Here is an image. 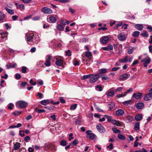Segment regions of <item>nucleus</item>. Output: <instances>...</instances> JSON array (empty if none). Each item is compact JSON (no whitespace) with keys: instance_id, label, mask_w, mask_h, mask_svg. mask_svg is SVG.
<instances>
[{"instance_id":"obj_1","label":"nucleus","mask_w":152,"mask_h":152,"mask_svg":"<svg viewBox=\"0 0 152 152\" xmlns=\"http://www.w3.org/2000/svg\"><path fill=\"white\" fill-rule=\"evenodd\" d=\"M16 105L17 107L23 108L27 107L28 105V103L24 101L20 100L16 102Z\"/></svg>"},{"instance_id":"obj_2","label":"nucleus","mask_w":152,"mask_h":152,"mask_svg":"<svg viewBox=\"0 0 152 152\" xmlns=\"http://www.w3.org/2000/svg\"><path fill=\"white\" fill-rule=\"evenodd\" d=\"M99 77V74H91L89 79V82L91 83H95L98 80Z\"/></svg>"},{"instance_id":"obj_3","label":"nucleus","mask_w":152,"mask_h":152,"mask_svg":"<svg viewBox=\"0 0 152 152\" xmlns=\"http://www.w3.org/2000/svg\"><path fill=\"white\" fill-rule=\"evenodd\" d=\"M41 11L45 14H50L52 13V11L50 9L47 7H43L41 10Z\"/></svg>"},{"instance_id":"obj_4","label":"nucleus","mask_w":152,"mask_h":152,"mask_svg":"<svg viewBox=\"0 0 152 152\" xmlns=\"http://www.w3.org/2000/svg\"><path fill=\"white\" fill-rule=\"evenodd\" d=\"M91 130H88L86 132V133L87 134L88 137L91 140L93 139L95 137V135L91 133Z\"/></svg>"},{"instance_id":"obj_5","label":"nucleus","mask_w":152,"mask_h":152,"mask_svg":"<svg viewBox=\"0 0 152 152\" xmlns=\"http://www.w3.org/2000/svg\"><path fill=\"white\" fill-rule=\"evenodd\" d=\"M109 40V37L107 36L103 37L100 38V41L103 44H106Z\"/></svg>"},{"instance_id":"obj_6","label":"nucleus","mask_w":152,"mask_h":152,"mask_svg":"<svg viewBox=\"0 0 152 152\" xmlns=\"http://www.w3.org/2000/svg\"><path fill=\"white\" fill-rule=\"evenodd\" d=\"M130 75L129 73H125L120 76L119 77V79L120 80H126Z\"/></svg>"},{"instance_id":"obj_7","label":"nucleus","mask_w":152,"mask_h":152,"mask_svg":"<svg viewBox=\"0 0 152 152\" xmlns=\"http://www.w3.org/2000/svg\"><path fill=\"white\" fill-rule=\"evenodd\" d=\"M96 128L100 133H103L105 132L104 127L101 124H99L96 126Z\"/></svg>"},{"instance_id":"obj_8","label":"nucleus","mask_w":152,"mask_h":152,"mask_svg":"<svg viewBox=\"0 0 152 152\" xmlns=\"http://www.w3.org/2000/svg\"><path fill=\"white\" fill-rule=\"evenodd\" d=\"M118 39L121 41H123L126 39V36L124 33H121L118 35Z\"/></svg>"},{"instance_id":"obj_9","label":"nucleus","mask_w":152,"mask_h":152,"mask_svg":"<svg viewBox=\"0 0 152 152\" xmlns=\"http://www.w3.org/2000/svg\"><path fill=\"white\" fill-rule=\"evenodd\" d=\"M142 93L140 92L134 93L132 95V97H134L136 99H139L142 96Z\"/></svg>"},{"instance_id":"obj_10","label":"nucleus","mask_w":152,"mask_h":152,"mask_svg":"<svg viewBox=\"0 0 152 152\" xmlns=\"http://www.w3.org/2000/svg\"><path fill=\"white\" fill-rule=\"evenodd\" d=\"M47 20L48 22L52 23H54L56 22L57 19L56 17L53 16H50L47 18Z\"/></svg>"},{"instance_id":"obj_11","label":"nucleus","mask_w":152,"mask_h":152,"mask_svg":"<svg viewBox=\"0 0 152 152\" xmlns=\"http://www.w3.org/2000/svg\"><path fill=\"white\" fill-rule=\"evenodd\" d=\"M152 98V95L149 93L145 95L144 99L146 101H148L151 99Z\"/></svg>"},{"instance_id":"obj_12","label":"nucleus","mask_w":152,"mask_h":152,"mask_svg":"<svg viewBox=\"0 0 152 152\" xmlns=\"http://www.w3.org/2000/svg\"><path fill=\"white\" fill-rule=\"evenodd\" d=\"M5 15L2 12H0V23H3L5 21Z\"/></svg>"},{"instance_id":"obj_13","label":"nucleus","mask_w":152,"mask_h":152,"mask_svg":"<svg viewBox=\"0 0 152 152\" xmlns=\"http://www.w3.org/2000/svg\"><path fill=\"white\" fill-rule=\"evenodd\" d=\"M124 113V110L122 109H120L115 111V114L117 116H121L123 115Z\"/></svg>"},{"instance_id":"obj_14","label":"nucleus","mask_w":152,"mask_h":152,"mask_svg":"<svg viewBox=\"0 0 152 152\" xmlns=\"http://www.w3.org/2000/svg\"><path fill=\"white\" fill-rule=\"evenodd\" d=\"M37 67L39 69L41 68L44 67V63L42 61H40L38 62L37 63Z\"/></svg>"},{"instance_id":"obj_15","label":"nucleus","mask_w":152,"mask_h":152,"mask_svg":"<svg viewBox=\"0 0 152 152\" xmlns=\"http://www.w3.org/2000/svg\"><path fill=\"white\" fill-rule=\"evenodd\" d=\"M57 61L56 62V64L58 66H61L63 64V61L60 59H58L57 58H56Z\"/></svg>"},{"instance_id":"obj_16","label":"nucleus","mask_w":152,"mask_h":152,"mask_svg":"<svg viewBox=\"0 0 152 152\" xmlns=\"http://www.w3.org/2000/svg\"><path fill=\"white\" fill-rule=\"evenodd\" d=\"M144 106V104L142 102L138 103L136 104V107L138 109L142 108Z\"/></svg>"},{"instance_id":"obj_17","label":"nucleus","mask_w":152,"mask_h":152,"mask_svg":"<svg viewBox=\"0 0 152 152\" xmlns=\"http://www.w3.org/2000/svg\"><path fill=\"white\" fill-rule=\"evenodd\" d=\"M20 143L18 142H17L14 145V149L15 150H17L19 149L20 147Z\"/></svg>"},{"instance_id":"obj_18","label":"nucleus","mask_w":152,"mask_h":152,"mask_svg":"<svg viewBox=\"0 0 152 152\" xmlns=\"http://www.w3.org/2000/svg\"><path fill=\"white\" fill-rule=\"evenodd\" d=\"M40 102L42 104L46 105L49 104L50 102V101L49 99H46L42 100Z\"/></svg>"},{"instance_id":"obj_19","label":"nucleus","mask_w":152,"mask_h":152,"mask_svg":"<svg viewBox=\"0 0 152 152\" xmlns=\"http://www.w3.org/2000/svg\"><path fill=\"white\" fill-rule=\"evenodd\" d=\"M111 122L113 124L117 126H120L121 125L120 121L115 119L112 120Z\"/></svg>"},{"instance_id":"obj_20","label":"nucleus","mask_w":152,"mask_h":152,"mask_svg":"<svg viewBox=\"0 0 152 152\" xmlns=\"http://www.w3.org/2000/svg\"><path fill=\"white\" fill-rule=\"evenodd\" d=\"M142 119V115L141 114L136 115L135 117V119L137 121H141Z\"/></svg>"},{"instance_id":"obj_21","label":"nucleus","mask_w":152,"mask_h":152,"mask_svg":"<svg viewBox=\"0 0 152 152\" xmlns=\"http://www.w3.org/2000/svg\"><path fill=\"white\" fill-rule=\"evenodd\" d=\"M5 9L9 14L10 15H13L14 14V10L10 9L7 7H5Z\"/></svg>"},{"instance_id":"obj_22","label":"nucleus","mask_w":152,"mask_h":152,"mask_svg":"<svg viewBox=\"0 0 152 152\" xmlns=\"http://www.w3.org/2000/svg\"><path fill=\"white\" fill-rule=\"evenodd\" d=\"M128 56H125L123 58L119 59V61L121 63H124L128 61Z\"/></svg>"},{"instance_id":"obj_23","label":"nucleus","mask_w":152,"mask_h":152,"mask_svg":"<svg viewBox=\"0 0 152 152\" xmlns=\"http://www.w3.org/2000/svg\"><path fill=\"white\" fill-rule=\"evenodd\" d=\"M115 93L113 91L108 90L106 93V94L108 96H112L114 95Z\"/></svg>"},{"instance_id":"obj_24","label":"nucleus","mask_w":152,"mask_h":152,"mask_svg":"<svg viewBox=\"0 0 152 152\" xmlns=\"http://www.w3.org/2000/svg\"><path fill=\"white\" fill-rule=\"evenodd\" d=\"M32 38H33L32 42L34 43L36 42V41H38L39 39V37L36 35H34V34H32Z\"/></svg>"},{"instance_id":"obj_25","label":"nucleus","mask_w":152,"mask_h":152,"mask_svg":"<svg viewBox=\"0 0 152 152\" xmlns=\"http://www.w3.org/2000/svg\"><path fill=\"white\" fill-rule=\"evenodd\" d=\"M136 28H137L139 31H141L143 28V26L141 24H137L135 26Z\"/></svg>"},{"instance_id":"obj_26","label":"nucleus","mask_w":152,"mask_h":152,"mask_svg":"<svg viewBox=\"0 0 152 152\" xmlns=\"http://www.w3.org/2000/svg\"><path fill=\"white\" fill-rule=\"evenodd\" d=\"M63 25L62 24H58L57 26V28L58 29L59 31H63L64 27L63 26Z\"/></svg>"},{"instance_id":"obj_27","label":"nucleus","mask_w":152,"mask_h":152,"mask_svg":"<svg viewBox=\"0 0 152 152\" xmlns=\"http://www.w3.org/2000/svg\"><path fill=\"white\" fill-rule=\"evenodd\" d=\"M32 38V34H30L29 35H27V41L29 42H32L33 40Z\"/></svg>"},{"instance_id":"obj_28","label":"nucleus","mask_w":152,"mask_h":152,"mask_svg":"<svg viewBox=\"0 0 152 152\" xmlns=\"http://www.w3.org/2000/svg\"><path fill=\"white\" fill-rule=\"evenodd\" d=\"M107 69L105 68H102L99 70V73L101 74L106 73L107 72Z\"/></svg>"},{"instance_id":"obj_29","label":"nucleus","mask_w":152,"mask_h":152,"mask_svg":"<svg viewBox=\"0 0 152 152\" xmlns=\"http://www.w3.org/2000/svg\"><path fill=\"white\" fill-rule=\"evenodd\" d=\"M140 34V32L139 31H134L133 33L132 36L134 37H137Z\"/></svg>"},{"instance_id":"obj_30","label":"nucleus","mask_w":152,"mask_h":152,"mask_svg":"<svg viewBox=\"0 0 152 152\" xmlns=\"http://www.w3.org/2000/svg\"><path fill=\"white\" fill-rule=\"evenodd\" d=\"M151 59L150 58H146L145 59L142 60L141 61V62H143L145 61V63H146L147 64H148L150 63V62L151 61Z\"/></svg>"},{"instance_id":"obj_31","label":"nucleus","mask_w":152,"mask_h":152,"mask_svg":"<svg viewBox=\"0 0 152 152\" xmlns=\"http://www.w3.org/2000/svg\"><path fill=\"white\" fill-rule=\"evenodd\" d=\"M91 74H89L87 75H84L81 77V79L84 80L86 79L90 78Z\"/></svg>"},{"instance_id":"obj_32","label":"nucleus","mask_w":152,"mask_h":152,"mask_svg":"<svg viewBox=\"0 0 152 152\" xmlns=\"http://www.w3.org/2000/svg\"><path fill=\"white\" fill-rule=\"evenodd\" d=\"M95 89L97 91H102V87L100 85H98L95 86Z\"/></svg>"},{"instance_id":"obj_33","label":"nucleus","mask_w":152,"mask_h":152,"mask_svg":"<svg viewBox=\"0 0 152 152\" xmlns=\"http://www.w3.org/2000/svg\"><path fill=\"white\" fill-rule=\"evenodd\" d=\"M140 129V123L139 122L136 123L134 127V129L136 130H138Z\"/></svg>"},{"instance_id":"obj_34","label":"nucleus","mask_w":152,"mask_h":152,"mask_svg":"<svg viewBox=\"0 0 152 152\" xmlns=\"http://www.w3.org/2000/svg\"><path fill=\"white\" fill-rule=\"evenodd\" d=\"M123 23L122 22L120 21L118 22V23H117L114 27V28L115 29L121 26V25H123Z\"/></svg>"},{"instance_id":"obj_35","label":"nucleus","mask_w":152,"mask_h":152,"mask_svg":"<svg viewBox=\"0 0 152 152\" xmlns=\"http://www.w3.org/2000/svg\"><path fill=\"white\" fill-rule=\"evenodd\" d=\"M142 36L144 37H147L148 36V34L146 31H143L142 33L141 34Z\"/></svg>"},{"instance_id":"obj_36","label":"nucleus","mask_w":152,"mask_h":152,"mask_svg":"<svg viewBox=\"0 0 152 152\" xmlns=\"http://www.w3.org/2000/svg\"><path fill=\"white\" fill-rule=\"evenodd\" d=\"M17 8L18 9H19L20 10H22L24 9V6L23 4H20L17 7Z\"/></svg>"},{"instance_id":"obj_37","label":"nucleus","mask_w":152,"mask_h":152,"mask_svg":"<svg viewBox=\"0 0 152 152\" xmlns=\"http://www.w3.org/2000/svg\"><path fill=\"white\" fill-rule=\"evenodd\" d=\"M27 68L25 66H23L22 67L21 69V72L22 73H25L26 72Z\"/></svg>"},{"instance_id":"obj_38","label":"nucleus","mask_w":152,"mask_h":152,"mask_svg":"<svg viewBox=\"0 0 152 152\" xmlns=\"http://www.w3.org/2000/svg\"><path fill=\"white\" fill-rule=\"evenodd\" d=\"M105 117L107 119V121L108 122H110L112 120V117L111 116H108L107 115H105Z\"/></svg>"},{"instance_id":"obj_39","label":"nucleus","mask_w":152,"mask_h":152,"mask_svg":"<svg viewBox=\"0 0 152 152\" xmlns=\"http://www.w3.org/2000/svg\"><path fill=\"white\" fill-rule=\"evenodd\" d=\"M118 138L120 140H124L125 139V137L121 134H118Z\"/></svg>"},{"instance_id":"obj_40","label":"nucleus","mask_w":152,"mask_h":152,"mask_svg":"<svg viewBox=\"0 0 152 152\" xmlns=\"http://www.w3.org/2000/svg\"><path fill=\"white\" fill-rule=\"evenodd\" d=\"M108 106L110 110L113 109L115 106L114 104L113 103H111L108 104Z\"/></svg>"},{"instance_id":"obj_41","label":"nucleus","mask_w":152,"mask_h":152,"mask_svg":"<svg viewBox=\"0 0 152 152\" xmlns=\"http://www.w3.org/2000/svg\"><path fill=\"white\" fill-rule=\"evenodd\" d=\"M112 130L113 132L115 133H120L121 131L115 128H113Z\"/></svg>"},{"instance_id":"obj_42","label":"nucleus","mask_w":152,"mask_h":152,"mask_svg":"<svg viewBox=\"0 0 152 152\" xmlns=\"http://www.w3.org/2000/svg\"><path fill=\"white\" fill-rule=\"evenodd\" d=\"M60 143V145L63 146H65L67 144L66 141L64 140H62Z\"/></svg>"},{"instance_id":"obj_43","label":"nucleus","mask_w":152,"mask_h":152,"mask_svg":"<svg viewBox=\"0 0 152 152\" xmlns=\"http://www.w3.org/2000/svg\"><path fill=\"white\" fill-rule=\"evenodd\" d=\"M133 52V48H129L128 49V51H127V53L128 54H132Z\"/></svg>"},{"instance_id":"obj_44","label":"nucleus","mask_w":152,"mask_h":152,"mask_svg":"<svg viewBox=\"0 0 152 152\" xmlns=\"http://www.w3.org/2000/svg\"><path fill=\"white\" fill-rule=\"evenodd\" d=\"M86 56L87 57H91V54L90 52L87 51L85 52Z\"/></svg>"},{"instance_id":"obj_45","label":"nucleus","mask_w":152,"mask_h":152,"mask_svg":"<svg viewBox=\"0 0 152 152\" xmlns=\"http://www.w3.org/2000/svg\"><path fill=\"white\" fill-rule=\"evenodd\" d=\"M126 93L124 92L123 94H118L117 95V97L118 98H121V97H124L126 96Z\"/></svg>"},{"instance_id":"obj_46","label":"nucleus","mask_w":152,"mask_h":152,"mask_svg":"<svg viewBox=\"0 0 152 152\" xmlns=\"http://www.w3.org/2000/svg\"><path fill=\"white\" fill-rule=\"evenodd\" d=\"M44 64L46 66H50V62L49 60H46Z\"/></svg>"},{"instance_id":"obj_47","label":"nucleus","mask_w":152,"mask_h":152,"mask_svg":"<svg viewBox=\"0 0 152 152\" xmlns=\"http://www.w3.org/2000/svg\"><path fill=\"white\" fill-rule=\"evenodd\" d=\"M38 113L45 112V110L43 109H37L35 110Z\"/></svg>"},{"instance_id":"obj_48","label":"nucleus","mask_w":152,"mask_h":152,"mask_svg":"<svg viewBox=\"0 0 152 152\" xmlns=\"http://www.w3.org/2000/svg\"><path fill=\"white\" fill-rule=\"evenodd\" d=\"M132 100H130L127 101H125L123 102V104L125 105H127L130 104Z\"/></svg>"},{"instance_id":"obj_49","label":"nucleus","mask_w":152,"mask_h":152,"mask_svg":"<svg viewBox=\"0 0 152 152\" xmlns=\"http://www.w3.org/2000/svg\"><path fill=\"white\" fill-rule=\"evenodd\" d=\"M77 107V104H75L73 105H72L71 106L70 109L71 110H75Z\"/></svg>"},{"instance_id":"obj_50","label":"nucleus","mask_w":152,"mask_h":152,"mask_svg":"<svg viewBox=\"0 0 152 152\" xmlns=\"http://www.w3.org/2000/svg\"><path fill=\"white\" fill-rule=\"evenodd\" d=\"M65 22H63V21H64V20H61V24L64 25H67L69 23V22L67 20H65Z\"/></svg>"},{"instance_id":"obj_51","label":"nucleus","mask_w":152,"mask_h":152,"mask_svg":"<svg viewBox=\"0 0 152 152\" xmlns=\"http://www.w3.org/2000/svg\"><path fill=\"white\" fill-rule=\"evenodd\" d=\"M14 106V105L13 104L10 103L9 104L8 106V108L9 109L12 110Z\"/></svg>"},{"instance_id":"obj_52","label":"nucleus","mask_w":152,"mask_h":152,"mask_svg":"<svg viewBox=\"0 0 152 152\" xmlns=\"http://www.w3.org/2000/svg\"><path fill=\"white\" fill-rule=\"evenodd\" d=\"M29 83L31 85L33 86H35L36 84V83L35 82H34L32 79L30 80Z\"/></svg>"},{"instance_id":"obj_53","label":"nucleus","mask_w":152,"mask_h":152,"mask_svg":"<svg viewBox=\"0 0 152 152\" xmlns=\"http://www.w3.org/2000/svg\"><path fill=\"white\" fill-rule=\"evenodd\" d=\"M21 111H17L13 113V114L17 116L20 114L21 113Z\"/></svg>"},{"instance_id":"obj_54","label":"nucleus","mask_w":152,"mask_h":152,"mask_svg":"<svg viewBox=\"0 0 152 152\" xmlns=\"http://www.w3.org/2000/svg\"><path fill=\"white\" fill-rule=\"evenodd\" d=\"M66 56H70L71 55V54L69 50H68L67 51H66Z\"/></svg>"},{"instance_id":"obj_55","label":"nucleus","mask_w":152,"mask_h":152,"mask_svg":"<svg viewBox=\"0 0 152 152\" xmlns=\"http://www.w3.org/2000/svg\"><path fill=\"white\" fill-rule=\"evenodd\" d=\"M40 19V17L39 16H35L32 18V20H39Z\"/></svg>"},{"instance_id":"obj_56","label":"nucleus","mask_w":152,"mask_h":152,"mask_svg":"<svg viewBox=\"0 0 152 152\" xmlns=\"http://www.w3.org/2000/svg\"><path fill=\"white\" fill-rule=\"evenodd\" d=\"M102 80H107L109 79V77L107 76H104L102 77Z\"/></svg>"},{"instance_id":"obj_57","label":"nucleus","mask_w":152,"mask_h":152,"mask_svg":"<svg viewBox=\"0 0 152 152\" xmlns=\"http://www.w3.org/2000/svg\"><path fill=\"white\" fill-rule=\"evenodd\" d=\"M24 131H22V130H20L19 135L22 137H23L25 135L24 134Z\"/></svg>"},{"instance_id":"obj_58","label":"nucleus","mask_w":152,"mask_h":152,"mask_svg":"<svg viewBox=\"0 0 152 152\" xmlns=\"http://www.w3.org/2000/svg\"><path fill=\"white\" fill-rule=\"evenodd\" d=\"M107 48L108 49V50H112L113 49V47L112 45L110 44L108 45Z\"/></svg>"},{"instance_id":"obj_59","label":"nucleus","mask_w":152,"mask_h":152,"mask_svg":"<svg viewBox=\"0 0 152 152\" xmlns=\"http://www.w3.org/2000/svg\"><path fill=\"white\" fill-rule=\"evenodd\" d=\"M107 148H109L110 150H111L113 148V144L110 143V145L107 147Z\"/></svg>"},{"instance_id":"obj_60","label":"nucleus","mask_w":152,"mask_h":152,"mask_svg":"<svg viewBox=\"0 0 152 152\" xmlns=\"http://www.w3.org/2000/svg\"><path fill=\"white\" fill-rule=\"evenodd\" d=\"M123 88L122 87H118L115 90V92H118L119 91H121L123 89Z\"/></svg>"},{"instance_id":"obj_61","label":"nucleus","mask_w":152,"mask_h":152,"mask_svg":"<svg viewBox=\"0 0 152 152\" xmlns=\"http://www.w3.org/2000/svg\"><path fill=\"white\" fill-rule=\"evenodd\" d=\"M78 143V141L77 139H76L72 143V144L74 145H76Z\"/></svg>"},{"instance_id":"obj_62","label":"nucleus","mask_w":152,"mask_h":152,"mask_svg":"<svg viewBox=\"0 0 152 152\" xmlns=\"http://www.w3.org/2000/svg\"><path fill=\"white\" fill-rule=\"evenodd\" d=\"M60 100L62 103H64L65 102V100L63 99L62 97H60Z\"/></svg>"},{"instance_id":"obj_63","label":"nucleus","mask_w":152,"mask_h":152,"mask_svg":"<svg viewBox=\"0 0 152 152\" xmlns=\"http://www.w3.org/2000/svg\"><path fill=\"white\" fill-rule=\"evenodd\" d=\"M21 77L20 75L19 74L17 73L15 75V78L17 79H19Z\"/></svg>"},{"instance_id":"obj_64","label":"nucleus","mask_w":152,"mask_h":152,"mask_svg":"<svg viewBox=\"0 0 152 152\" xmlns=\"http://www.w3.org/2000/svg\"><path fill=\"white\" fill-rule=\"evenodd\" d=\"M37 95L39 96V98L40 99H42L43 97V94L41 93H38L37 94Z\"/></svg>"}]
</instances>
